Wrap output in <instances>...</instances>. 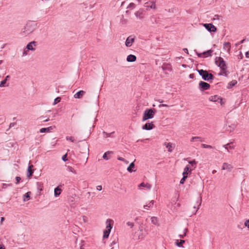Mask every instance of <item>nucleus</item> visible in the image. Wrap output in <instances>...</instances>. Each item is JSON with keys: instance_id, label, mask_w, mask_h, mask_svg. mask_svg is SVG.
Listing matches in <instances>:
<instances>
[{"instance_id": "39", "label": "nucleus", "mask_w": 249, "mask_h": 249, "mask_svg": "<svg viewBox=\"0 0 249 249\" xmlns=\"http://www.w3.org/2000/svg\"><path fill=\"white\" fill-rule=\"evenodd\" d=\"M187 231H188V229L185 228L183 230V233H182V234H179L178 235V237L181 238H184V237L186 236V233L187 232Z\"/></svg>"}, {"instance_id": "7", "label": "nucleus", "mask_w": 249, "mask_h": 249, "mask_svg": "<svg viewBox=\"0 0 249 249\" xmlns=\"http://www.w3.org/2000/svg\"><path fill=\"white\" fill-rule=\"evenodd\" d=\"M136 17L140 20L144 18V11L142 8H140L135 13Z\"/></svg>"}, {"instance_id": "50", "label": "nucleus", "mask_w": 249, "mask_h": 249, "mask_svg": "<svg viewBox=\"0 0 249 249\" xmlns=\"http://www.w3.org/2000/svg\"><path fill=\"white\" fill-rule=\"evenodd\" d=\"M66 139L67 140L71 141L72 142H73L74 141V139L73 137H72L67 136V137H66Z\"/></svg>"}, {"instance_id": "56", "label": "nucleus", "mask_w": 249, "mask_h": 249, "mask_svg": "<svg viewBox=\"0 0 249 249\" xmlns=\"http://www.w3.org/2000/svg\"><path fill=\"white\" fill-rule=\"evenodd\" d=\"M96 189L98 191H101L102 189V186L101 185H98L96 186Z\"/></svg>"}, {"instance_id": "33", "label": "nucleus", "mask_w": 249, "mask_h": 249, "mask_svg": "<svg viewBox=\"0 0 249 249\" xmlns=\"http://www.w3.org/2000/svg\"><path fill=\"white\" fill-rule=\"evenodd\" d=\"M151 220L152 224L155 225H159V220L157 217L152 216L151 217Z\"/></svg>"}, {"instance_id": "24", "label": "nucleus", "mask_w": 249, "mask_h": 249, "mask_svg": "<svg viewBox=\"0 0 249 249\" xmlns=\"http://www.w3.org/2000/svg\"><path fill=\"white\" fill-rule=\"evenodd\" d=\"M54 126H50L47 128H42L40 129V133L49 132L54 128Z\"/></svg>"}, {"instance_id": "15", "label": "nucleus", "mask_w": 249, "mask_h": 249, "mask_svg": "<svg viewBox=\"0 0 249 249\" xmlns=\"http://www.w3.org/2000/svg\"><path fill=\"white\" fill-rule=\"evenodd\" d=\"M155 200H151L146 203L145 205L143 206V208L146 210H149L152 208H153V206L155 203Z\"/></svg>"}, {"instance_id": "4", "label": "nucleus", "mask_w": 249, "mask_h": 249, "mask_svg": "<svg viewBox=\"0 0 249 249\" xmlns=\"http://www.w3.org/2000/svg\"><path fill=\"white\" fill-rule=\"evenodd\" d=\"M215 63L222 70H225L226 69V65L223 58L216 57L215 59Z\"/></svg>"}, {"instance_id": "47", "label": "nucleus", "mask_w": 249, "mask_h": 249, "mask_svg": "<svg viewBox=\"0 0 249 249\" xmlns=\"http://www.w3.org/2000/svg\"><path fill=\"white\" fill-rule=\"evenodd\" d=\"M118 160H119L123 161L126 164L128 163V161L127 160H125L123 158L119 157H118Z\"/></svg>"}, {"instance_id": "6", "label": "nucleus", "mask_w": 249, "mask_h": 249, "mask_svg": "<svg viewBox=\"0 0 249 249\" xmlns=\"http://www.w3.org/2000/svg\"><path fill=\"white\" fill-rule=\"evenodd\" d=\"M210 84L206 82L201 81L199 83V89H200V91L208 90L210 89Z\"/></svg>"}, {"instance_id": "42", "label": "nucleus", "mask_w": 249, "mask_h": 249, "mask_svg": "<svg viewBox=\"0 0 249 249\" xmlns=\"http://www.w3.org/2000/svg\"><path fill=\"white\" fill-rule=\"evenodd\" d=\"M136 5L135 3L133 2H131L129 3V4L127 6V9H133L135 8Z\"/></svg>"}, {"instance_id": "26", "label": "nucleus", "mask_w": 249, "mask_h": 249, "mask_svg": "<svg viewBox=\"0 0 249 249\" xmlns=\"http://www.w3.org/2000/svg\"><path fill=\"white\" fill-rule=\"evenodd\" d=\"M164 145L168 148V151L170 152L173 151L174 146L171 142H164Z\"/></svg>"}, {"instance_id": "36", "label": "nucleus", "mask_w": 249, "mask_h": 249, "mask_svg": "<svg viewBox=\"0 0 249 249\" xmlns=\"http://www.w3.org/2000/svg\"><path fill=\"white\" fill-rule=\"evenodd\" d=\"M33 167V165H31L28 167L27 176L30 177L34 173V170L32 169Z\"/></svg>"}, {"instance_id": "27", "label": "nucleus", "mask_w": 249, "mask_h": 249, "mask_svg": "<svg viewBox=\"0 0 249 249\" xmlns=\"http://www.w3.org/2000/svg\"><path fill=\"white\" fill-rule=\"evenodd\" d=\"M145 187L147 189L150 190L151 189L152 186L149 183H144V182L141 183L139 186L138 187L139 189L141 188V187Z\"/></svg>"}, {"instance_id": "2", "label": "nucleus", "mask_w": 249, "mask_h": 249, "mask_svg": "<svg viewBox=\"0 0 249 249\" xmlns=\"http://www.w3.org/2000/svg\"><path fill=\"white\" fill-rule=\"evenodd\" d=\"M199 75L201 76L202 78L205 81H209L213 79V75L212 73H209L207 71L201 70H197Z\"/></svg>"}, {"instance_id": "60", "label": "nucleus", "mask_w": 249, "mask_h": 249, "mask_svg": "<svg viewBox=\"0 0 249 249\" xmlns=\"http://www.w3.org/2000/svg\"><path fill=\"white\" fill-rule=\"evenodd\" d=\"M0 249H5L4 245H3L2 244H0Z\"/></svg>"}, {"instance_id": "63", "label": "nucleus", "mask_w": 249, "mask_h": 249, "mask_svg": "<svg viewBox=\"0 0 249 249\" xmlns=\"http://www.w3.org/2000/svg\"><path fill=\"white\" fill-rule=\"evenodd\" d=\"M126 22H127V20H126V19H123V20H122V23L123 24L126 23Z\"/></svg>"}, {"instance_id": "48", "label": "nucleus", "mask_w": 249, "mask_h": 249, "mask_svg": "<svg viewBox=\"0 0 249 249\" xmlns=\"http://www.w3.org/2000/svg\"><path fill=\"white\" fill-rule=\"evenodd\" d=\"M68 171H69V172L73 173H75V170H74V168H72V167H71V166H69L68 167Z\"/></svg>"}, {"instance_id": "61", "label": "nucleus", "mask_w": 249, "mask_h": 249, "mask_svg": "<svg viewBox=\"0 0 249 249\" xmlns=\"http://www.w3.org/2000/svg\"><path fill=\"white\" fill-rule=\"evenodd\" d=\"M245 55H246V57L249 58V52H246L245 53Z\"/></svg>"}, {"instance_id": "8", "label": "nucleus", "mask_w": 249, "mask_h": 249, "mask_svg": "<svg viewBox=\"0 0 249 249\" xmlns=\"http://www.w3.org/2000/svg\"><path fill=\"white\" fill-rule=\"evenodd\" d=\"M135 40V36H129L126 39L125 45L127 47H131Z\"/></svg>"}, {"instance_id": "38", "label": "nucleus", "mask_w": 249, "mask_h": 249, "mask_svg": "<svg viewBox=\"0 0 249 249\" xmlns=\"http://www.w3.org/2000/svg\"><path fill=\"white\" fill-rule=\"evenodd\" d=\"M145 237V234L143 233V231L142 229L140 230V233L138 235V239H142Z\"/></svg>"}, {"instance_id": "21", "label": "nucleus", "mask_w": 249, "mask_h": 249, "mask_svg": "<svg viewBox=\"0 0 249 249\" xmlns=\"http://www.w3.org/2000/svg\"><path fill=\"white\" fill-rule=\"evenodd\" d=\"M85 92L83 90H80L76 92L74 95V97L76 99H80L85 94Z\"/></svg>"}, {"instance_id": "43", "label": "nucleus", "mask_w": 249, "mask_h": 249, "mask_svg": "<svg viewBox=\"0 0 249 249\" xmlns=\"http://www.w3.org/2000/svg\"><path fill=\"white\" fill-rule=\"evenodd\" d=\"M201 146L202 148H213V147L212 145L206 144H201Z\"/></svg>"}, {"instance_id": "49", "label": "nucleus", "mask_w": 249, "mask_h": 249, "mask_svg": "<svg viewBox=\"0 0 249 249\" xmlns=\"http://www.w3.org/2000/svg\"><path fill=\"white\" fill-rule=\"evenodd\" d=\"M221 18V17L218 15H214V16L213 17V20H219Z\"/></svg>"}, {"instance_id": "29", "label": "nucleus", "mask_w": 249, "mask_h": 249, "mask_svg": "<svg viewBox=\"0 0 249 249\" xmlns=\"http://www.w3.org/2000/svg\"><path fill=\"white\" fill-rule=\"evenodd\" d=\"M235 128V125L233 124H231V125H229L226 127V130L227 131L229 132H231L233 131Z\"/></svg>"}, {"instance_id": "35", "label": "nucleus", "mask_w": 249, "mask_h": 249, "mask_svg": "<svg viewBox=\"0 0 249 249\" xmlns=\"http://www.w3.org/2000/svg\"><path fill=\"white\" fill-rule=\"evenodd\" d=\"M36 185L38 191L39 192L41 191L43 187V183L41 182H37Z\"/></svg>"}, {"instance_id": "46", "label": "nucleus", "mask_w": 249, "mask_h": 249, "mask_svg": "<svg viewBox=\"0 0 249 249\" xmlns=\"http://www.w3.org/2000/svg\"><path fill=\"white\" fill-rule=\"evenodd\" d=\"M61 101V98L60 97L56 98L54 100L53 105H56L58 103L60 102Z\"/></svg>"}, {"instance_id": "3", "label": "nucleus", "mask_w": 249, "mask_h": 249, "mask_svg": "<svg viewBox=\"0 0 249 249\" xmlns=\"http://www.w3.org/2000/svg\"><path fill=\"white\" fill-rule=\"evenodd\" d=\"M155 115V112L152 109H146L144 111L142 121H145L148 119H152L154 117Z\"/></svg>"}, {"instance_id": "64", "label": "nucleus", "mask_w": 249, "mask_h": 249, "mask_svg": "<svg viewBox=\"0 0 249 249\" xmlns=\"http://www.w3.org/2000/svg\"><path fill=\"white\" fill-rule=\"evenodd\" d=\"M4 220V218L3 217H1L0 218V223L2 224Z\"/></svg>"}, {"instance_id": "34", "label": "nucleus", "mask_w": 249, "mask_h": 249, "mask_svg": "<svg viewBox=\"0 0 249 249\" xmlns=\"http://www.w3.org/2000/svg\"><path fill=\"white\" fill-rule=\"evenodd\" d=\"M30 195H31L30 192H28L26 193L25 195H24L23 199V201L25 202V201H26L29 200L30 198Z\"/></svg>"}, {"instance_id": "40", "label": "nucleus", "mask_w": 249, "mask_h": 249, "mask_svg": "<svg viewBox=\"0 0 249 249\" xmlns=\"http://www.w3.org/2000/svg\"><path fill=\"white\" fill-rule=\"evenodd\" d=\"M187 231H188V229L185 228L183 230V233H182V234H179L178 235V237L181 238H184V237L186 236V233L187 232Z\"/></svg>"}, {"instance_id": "58", "label": "nucleus", "mask_w": 249, "mask_h": 249, "mask_svg": "<svg viewBox=\"0 0 249 249\" xmlns=\"http://www.w3.org/2000/svg\"><path fill=\"white\" fill-rule=\"evenodd\" d=\"M159 107H168V106L166 104H160L159 106Z\"/></svg>"}, {"instance_id": "11", "label": "nucleus", "mask_w": 249, "mask_h": 249, "mask_svg": "<svg viewBox=\"0 0 249 249\" xmlns=\"http://www.w3.org/2000/svg\"><path fill=\"white\" fill-rule=\"evenodd\" d=\"M213 51L212 50H208L206 52H203V53H198L196 52V53L197 56L199 57H202L203 55H205V57L211 56H212V53Z\"/></svg>"}, {"instance_id": "19", "label": "nucleus", "mask_w": 249, "mask_h": 249, "mask_svg": "<svg viewBox=\"0 0 249 249\" xmlns=\"http://www.w3.org/2000/svg\"><path fill=\"white\" fill-rule=\"evenodd\" d=\"M232 168L233 167L231 164L224 162L223 164L222 169L224 170H226L228 171H230Z\"/></svg>"}, {"instance_id": "52", "label": "nucleus", "mask_w": 249, "mask_h": 249, "mask_svg": "<svg viewBox=\"0 0 249 249\" xmlns=\"http://www.w3.org/2000/svg\"><path fill=\"white\" fill-rule=\"evenodd\" d=\"M126 224L127 226H130L131 228H132L134 226V223L131 222H127Z\"/></svg>"}, {"instance_id": "20", "label": "nucleus", "mask_w": 249, "mask_h": 249, "mask_svg": "<svg viewBox=\"0 0 249 249\" xmlns=\"http://www.w3.org/2000/svg\"><path fill=\"white\" fill-rule=\"evenodd\" d=\"M231 44L229 42H225L223 44V49L227 52L228 53H230L231 50Z\"/></svg>"}, {"instance_id": "54", "label": "nucleus", "mask_w": 249, "mask_h": 249, "mask_svg": "<svg viewBox=\"0 0 249 249\" xmlns=\"http://www.w3.org/2000/svg\"><path fill=\"white\" fill-rule=\"evenodd\" d=\"M67 154L63 155L62 157V160L64 161H66L67 160Z\"/></svg>"}, {"instance_id": "17", "label": "nucleus", "mask_w": 249, "mask_h": 249, "mask_svg": "<svg viewBox=\"0 0 249 249\" xmlns=\"http://www.w3.org/2000/svg\"><path fill=\"white\" fill-rule=\"evenodd\" d=\"M10 76L9 75H7L6 76V77L5 78V79L2 80V81L0 82V87H8L9 86V84L8 83H7V81L10 78Z\"/></svg>"}, {"instance_id": "10", "label": "nucleus", "mask_w": 249, "mask_h": 249, "mask_svg": "<svg viewBox=\"0 0 249 249\" xmlns=\"http://www.w3.org/2000/svg\"><path fill=\"white\" fill-rule=\"evenodd\" d=\"M37 42L35 41H31L29 43L26 47L27 50L35 51L36 50L35 47L36 46Z\"/></svg>"}, {"instance_id": "12", "label": "nucleus", "mask_w": 249, "mask_h": 249, "mask_svg": "<svg viewBox=\"0 0 249 249\" xmlns=\"http://www.w3.org/2000/svg\"><path fill=\"white\" fill-rule=\"evenodd\" d=\"M209 100L211 101H212V102H217L220 103L221 104V105L222 104V98L216 95H213V96H211L209 97Z\"/></svg>"}, {"instance_id": "55", "label": "nucleus", "mask_w": 249, "mask_h": 249, "mask_svg": "<svg viewBox=\"0 0 249 249\" xmlns=\"http://www.w3.org/2000/svg\"><path fill=\"white\" fill-rule=\"evenodd\" d=\"M16 183H18L21 180V178L19 177H17L16 178Z\"/></svg>"}, {"instance_id": "51", "label": "nucleus", "mask_w": 249, "mask_h": 249, "mask_svg": "<svg viewBox=\"0 0 249 249\" xmlns=\"http://www.w3.org/2000/svg\"><path fill=\"white\" fill-rule=\"evenodd\" d=\"M244 225L246 227H248L249 229V219L247 220L245 222Z\"/></svg>"}, {"instance_id": "57", "label": "nucleus", "mask_w": 249, "mask_h": 249, "mask_svg": "<svg viewBox=\"0 0 249 249\" xmlns=\"http://www.w3.org/2000/svg\"><path fill=\"white\" fill-rule=\"evenodd\" d=\"M27 55V51L25 50H24L23 53H22V56H25Z\"/></svg>"}, {"instance_id": "16", "label": "nucleus", "mask_w": 249, "mask_h": 249, "mask_svg": "<svg viewBox=\"0 0 249 249\" xmlns=\"http://www.w3.org/2000/svg\"><path fill=\"white\" fill-rule=\"evenodd\" d=\"M111 229V227L110 226V224H109L107 226V230L104 231V235H103V238H108L109 234L110 232V230Z\"/></svg>"}, {"instance_id": "5", "label": "nucleus", "mask_w": 249, "mask_h": 249, "mask_svg": "<svg viewBox=\"0 0 249 249\" xmlns=\"http://www.w3.org/2000/svg\"><path fill=\"white\" fill-rule=\"evenodd\" d=\"M143 6L146 8L147 10L155 9L156 8V2L153 0H149L145 2Z\"/></svg>"}, {"instance_id": "30", "label": "nucleus", "mask_w": 249, "mask_h": 249, "mask_svg": "<svg viewBox=\"0 0 249 249\" xmlns=\"http://www.w3.org/2000/svg\"><path fill=\"white\" fill-rule=\"evenodd\" d=\"M237 83V82L236 80H233L228 83V86H227V88L229 89H231L233 86H234Z\"/></svg>"}, {"instance_id": "32", "label": "nucleus", "mask_w": 249, "mask_h": 249, "mask_svg": "<svg viewBox=\"0 0 249 249\" xmlns=\"http://www.w3.org/2000/svg\"><path fill=\"white\" fill-rule=\"evenodd\" d=\"M135 168V164H134V162H131L130 165H129V166L127 167V170L129 172H132L133 171H135V170H133V169Z\"/></svg>"}, {"instance_id": "22", "label": "nucleus", "mask_w": 249, "mask_h": 249, "mask_svg": "<svg viewBox=\"0 0 249 249\" xmlns=\"http://www.w3.org/2000/svg\"><path fill=\"white\" fill-rule=\"evenodd\" d=\"M191 142H203L204 139L200 137H193L191 139Z\"/></svg>"}, {"instance_id": "28", "label": "nucleus", "mask_w": 249, "mask_h": 249, "mask_svg": "<svg viewBox=\"0 0 249 249\" xmlns=\"http://www.w3.org/2000/svg\"><path fill=\"white\" fill-rule=\"evenodd\" d=\"M185 241L184 240H177L176 241L175 244L179 248H183V244L185 243Z\"/></svg>"}, {"instance_id": "59", "label": "nucleus", "mask_w": 249, "mask_h": 249, "mask_svg": "<svg viewBox=\"0 0 249 249\" xmlns=\"http://www.w3.org/2000/svg\"><path fill=\"white\" fill-rule=\"evenodd\" d=\"M15 124H16L15 123H11L9 125V128H11L12 127H13L15 125Z\"/></svg>"}, {"instance_id": "37", "label": "nucleus", "mask_w": 249, "mask_h": 249, "mask_svg": "<svg viewBox=\"0 0 249 249\" xmlns=\"http://www.w3.org/2000/svg\"><path fill=\"white\" fill-rule=\"evenodd\" d=\"M114 133V132H111V133H107L105 131H103V137L104 138H108V137H112V135Z\"/></svg>"}, {"instance_id": "41", "label": "nucleus", "mask_w": 249, "mask_h": 249, "mask_svg": "<svg viewBox=\"0 0 249 249\" xmlns=\"http://www.w3.org/2000/svg\"><path fill=\"white\" fill-rule=\"evenodd\" d=\"M111 153H112V152L109 151L105 152L103 156V158L105 160H108L109 158L107 157V155Z\"/></svg>"}, {"instance_id": "23", "label": "nucleus", "mask_w": 249, "mask_h": 249, "mask_svg": "<svg viewBox=\"0 0 249 249\" xmlns=\"http://www.w3.org/2000/svg\"><path fill=\"white\" fill-rule=\"evenodd\" d=\"M136 56L133 54H129L127 56L126 60L128 62H133L136 60Z\"/></svg>"}, {"instance_id": "31", "label": "nucleus", "mask_w": 249, "mask_h": 249, "mask_svg": "<svg viewBox=\"0 0 249 249\" xmlns=\"http://www.w3.org/2000/svg\"><path fill=\"white\" fill-rule=\"evenodd\" d=\"M201 201H202L201 197L200 196L198 197L197 199V200H196V204L198 205V207H197V208H196V206H195L194 207V209H196V210L195 213L199 209V207H200V206L201 205Z\"/></svg>"}, {"instance_id": "45", "label": "nucleus", "mask_w": 249, "mask_h": 249, "mask_svg": "<svg viewBox=\"0 0 249 249\" xmlns=\"http://www.w3.org/2000/svg\"><path fill=\"white\" fill-rule=\"evenodd\" d=\"M187 178V176H183L182 178L180 180V183L181 184H184V182Z\"/></svg>"}, {"instance_id": "44", "label": "nucleus", "mask_w": 249, "mask_h": 249, "mask_svg": "<svg viewBox=\"0 0 249 249\" xmlns=\"http://www.w3.org/2000/svg\"><path fill=\"white\" fill-rule=\"evenodd\" d=\"M196 163L197 162L195 160L189 161V163L191 164L192 166H195L194 168L196 167Z\"/></svg>"}, {"instance_id": "53", "label": "nucleus", "mask_w": 249, "mask_h": 249, "mask_svg": "<svg viewBox=\"0 0 249 249\" xmlns=\"http://www.w3.org/2000/svg\"><path fill=\"white\" fill-rule=\"evenodd\" d=\"M11 184H6V183H3L2 184V188L3 189H5L7 187V186H10Z\"/></svg>"}, {"instance_id": "13", "label": "nucleus", "mask_w": 249, "mask_h": 249, "mask_svg": "<svg viewBox=\"0 0 249 249\" xmlns=\"http://www.w3.org/2000/svg\"><path fill=\"white\" fill-rule=\"evenodd\" d=\"M235 145L234 144L233 142H230L226 144L223 145V147L227 150V152H230V150L233 149Z\"/></svg>"}, {"instance_id": "14", "label": "nucleus", "mask_w": 249, "mask_h": 249, "mask_svg": "<svg viewBox=\"0 0 249 249\" xmlns=\"http://www.w3.org/2000/svg\"><path fill=\"white\" fill-rule=\"evenodd\" d=\"M155 127L153 122L146 123L142 126V129L146 130H150Z\"/></svg>"}, {"instance_id": "9", "label": "nucleus", "mask_w": 249, "mask_h": 249, "mask_svg": "<svg viewBox=\"0 0 249 249\" xmlns=\"http://www.w3.org/2000/svg\"><path fill=\"white\" fill-rule=\"evenodd\" d=\"M203 26L210 32H215L216 31V28L213 24L205 23Z\"/></svg>"}, {"instance_id": "1", "label": "nucleus", "mask_w": 249, "mask_h": 249, "mask_svg": "<svg viewBox=\"0 0 249 249\" xmlns=\"http://www.w3.org/2000/svg\"><path fill=\"white\" fill-rule=\"evenodd\" d=\"M37 23L34 21H28L25 26L21 29L20 35L25 37L31 35L37 28Z\"/></svg>"}, {"instance_id": "62", "label": "nucleus", "mask_w": 249, "mask_h": 249, "mask_svg": "<svg viewBox=\"0 0 249 249\" xmlns=\"http://www.w3.org/2000/svg\"><path fill=\"white\" fill-rule=\"evenodd\" d=\"M183 51H184L185 53H187V54L189 53L188 49L187 48H184Z\"/></svg>"}, {"instance_id": "18", "label": "nucleus", "mask_w": 249, "mask_h": 249, "mask_svg": "<svg viewBox=\"0 0 249 249\" xmlns=\"http://www.w3.org/2000/svg\"><path fill=\"white\" fill-rule=\"evenodd\" d=\"M61 185H59L57 187H56L54 190V196L55 197H58L61 194L62 189L60 187Z\"/></svg>"}, {"instance_id": "25", "label": "nucleus", "mask_w": 249, "mask_h": 249, "mask_svg": "<svg viewBox=\"0 0 249 249\" xmlns=\"http://www.w3.org/2000/svg\"><path fill=\"white\" fill-rule=\"evenodd\" d=\"M190 167L189 165H187L184 168L182 173L183 176H187L188 174L189 173H191L192 170L190 169Z\"/></svg>"}]
</instances>
